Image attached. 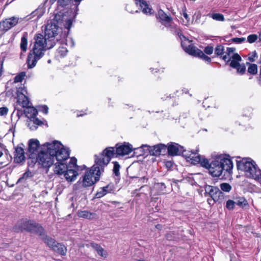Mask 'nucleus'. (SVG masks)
<instances>
[{
	"instance_id": "nucleus-29",
	"label": "nucleus",
	"mask_w": 261,
	"mask_h": 261,
	"mask_svg": "<svg viewBox=\"0 0 261 261\" xmlns=\"http://www.w3.org/2000/svg\"><path fill=\"white\" fill-rule=\"evenodd\" d=\"M236 204L240 207L247 209L249 207V204L247 201L244 197H239L236 200Z\"/></svg>"
},
{
	"instance_id": "nucleus-49",
	"label": "nucleus",
	"mask_w": 261,
	"mask_h": 261,
	"mask_svg": "<svg viewBox=\"0 0 261 261\" xmlns=\"http://www.w3.org/2000/svg\"><path fill=\"white\" fill-rule=\"evenodd\" d=\"M108 188L107 187H104L102 190V193L97 192L96 194V197L97 198H100L105 195L107 193L106 189Z\"/></svg>"
},
{
	"instance_id": "nucleus-44",
	"label": "nucleus",
	"mask_w": 261,
	"mask_h": 261,
	"mask_svg": "<svg viewBox=\"0 0 261 261\" xmlns=\"http://www.w3.org/2000/svg\"><path fill=\"white\" fill-rule=\"evenodd\" d=\"M213 47L211 46H207L204 48V51L207 55H211L213 52Z\"/></svg>"
},
{
	"instance_id": "nucleus-41",
	"label": "nucleus",
	"mask_w": 261,
	"mask_h": 261,
	"mask_svg": "<svg viewBox=\"0 0 261 261\" xmlns=\"http://www.w3.org/2000/svg\"><path fill=\"white\" fill-rule=\"evenodd\" d=\"M257 39V36L255 34L250 35L247 37V40L250 43L254 42Z\"/></svg>"
},
{
	"instance_id": "nucleus-56",
	"label": "nucleus",
	"mask_w": 261,
	"mask_h": 261,
	"mask_svg": "<svg viewBox=\"0 0 261 261\" xmlns=\"http://www.w3.org/2000/svg\"><path fill=\"white\" fill-rule=\"evenodd\" d=\"M15 131V125L12 124L11 127L9 128V132H11L13 135Z\"/></svg>"
},
{
	"instance_id": "nucleus-61",
	"label": "nucleus",
	"mask_w": 261,
	"mask_h": 261,
	"mask_svg": "<svg viewBox=\"0 0 261 261\" xmlns=\"http://www.w3.org/2000/svg\"><path fill=\"white\" fill-rule=\"evenodd\" d=\"M126 9L127 11H128L130 13H133V12L132 11L129 10V5H127L126 6Z\"/></svg>"
},
{
	"instance_id": "nucleus-35",
	"label": "nucleus",
	"mask_w": 261,
	"mask_h": 261,
	"mask_svg": "<svg viewBox=\"0 0 261 261\" xmlns=\"http://www.w3.org/2000/svg\"><path fill=\"white\" fill-rule=\"evenodd\" d=\"M25 72H21L19 74H17L14 79V83H19L21 82L22 80L24 79L25 76Z\"/></svg>"
},
{
	"instance_id": "nucleus-14",
	"label": "nucleus",
	"mask_w": 261,
	"mask_h": 261,
	"mask_svg": "<svg viewBox=\"0 0 261 261\" xmlns=\"http://www.w3.org/2000/svg\"><path fill=\"white\" fill-rule=\"evenodd\" d=\"M205 191L215 202L218 201L220 200L221 197L223 196V193L218 188L216 187L206 185L205 187Z\"/></svg>"
},
{
	"instance_id": "nucleus-27",
	"label": "nucleus",
	"mask_w": 261,
	"mask_h": 261,
	"mask_svg": "<svg viewBox=\"0 0 261 261\" xmlns=\"http://www.w3.org/2000/svg\"><path fill=\"white\" fill-rule=\"evenodd\" d=\"M20 47L21 51L26 52L28 49V34L25 33L21 38Z\"/></svg>"
},
{
	"instance_id": "nucleus-47",
	"label": "nucleus",
	"mask_w": 261,
	"mask_h": 261,
	"mask_svg": "<svg viewBox=\"0 0 261 261\" xmlns=\"http://www.w3.org/2000/svg\"><path fill=\"white\" fill-rule=\"evenodd\" d=\"M28 126L30 127V129L32 130H36L37 128V126L36 125L33 123L32 121V119L28 123Z\"/></svg>"
},
{
	"instance_id": "nucleus-15",
	"label": "nucleus",
	"mask_w": 261,
	"mask_h": 261,
	"mask_svg": "<svg viewBox=\"0 0 261 261\" xmlns=\"http://www.w3.org/2000/svg\"><path fill=\"white\" fill-rule=\"evenodd\" d=\"M142 147H147L151 155L158 156L165 152L167 147L164 144H160L153 146L142 145Z\"/></svg>"
},
{
	"instance_id": "nucleus-52",
	"label": "nucleus",
	"mask_w": 261,
	"mask_h": 261,
	"mask_svg": "<svg viewBox=\"0 0 261 261\" xmlns=\"http://www.w3.org/2000/svg\"><path fill=\"white\" fill-rule=\"evenodd\" d=\"M183 16L184 17V18L186 19L187 20V22L185 23V25H188L189 23V21H190V18L189 17V15H188V14L186 12V11H184L183 12Z\"/></svg>"
},
{
	"instance_id": "nucleus-30",
	"label": "nucleus",
	"mask_w": 261,
	"mask_h": 261,
	"mask_svg": "<svg viewBox=\"0 0 261 261\" xmlns=\"http://www.w3.org/2000/svg\"><path fill=\"white\" fill-rule=\"evenodd\" d=\"M208 16L217 21H223L225 19L223 15L220 13L209 14Z\"/></svg>"
},
{
	"instance_id": "nucleus-60",
	"label": "nucleus",
	"mask_w": 261,
	"mask_h": 261,
	"mask_svg": "<svg viewBox=\"0 0 261 261\" xmlns=\"http://www.w3.org/2000/svg\"><path fill=\"white\" fill-rule=\"evenodd\" d=\"M61 16L60 14L56 15L55 16V19L58 21L60 20L59 17Z\"/></svg>"
},
{
	"instance_id": "nucleus-21",
	"label": "nucleus",
	"mask_w": 261,
	"mask_h": 261,
	"mask_svg": "<svg viewBox=\"0 0 261 261\" xmlns=\"http://www.w3.org/2000/svg\"><path fill=\"white\" fill-rule=\"evenodd\" d=\"M137 5H139L145 14H151V9L149 7L147 2L144 0H135Z\"/></svg>"
},
{
	"instance_id": "nucleus-57",
	"label": "nucleus",
	"mask_w": 261,
	"mask_h": 261,
	"mask_svg": "<svg viewBox=\"0 0 261 261\" xmlns=\"http://www.w3.org/2000/svg\"><path fill=\"white\" fill-rule=\"evenodd\" d=\"M141 180L142 184H145L147 182L148 178L146 177L145 176H144L141 178Z\"/></svg>"
},
{
	"instance_id": "nucleus-16",
	"label": "nucleus",
	"mask_w": 261,
	"mask_h": 261,
	"mask_svg": "<svg viewBox=\"0 0 261 261\" xmlns=\"http://www.w3.org/2000/svg\"><path fill=\"white\" fill-rule=\"evenodd\" d=\"M14 159V161L17 163H20L24 161V151L22 147L18 146L15 148Z\"/></svg>"
},
{
	"instance_id": "nucleus-5",
	"label": "nucleus",
	"mask_w": 261,
	"mask_h": 261,
	"mask_svg": "<svg viewBox=\"0 0 261 261\" xmlns=\"http://www.w3.org/2000/svg\"><path fill=\"white\" fill-rule=\"evenodd\" d=\"M238 169L244 172L245 175L261 184V170L255 162L250 158H244L237 161Z\"/></svg>"
},
{
	"instance_id": "nucleus-50",
	"label": "nucleus",
	"mask_w": 261,
	"mask_h": 261,
	"mask_svg": "<svg viewBox=\"0 0 261 261\" xmlns=\"http://www.w3.org/2000/svg\"><path fill=\"white\" fill-rule=\"evenodd\" d=\"M231 56L232 55H230L226 52V54L222 56V59L226 62H229L230 59H231Z\"/></svg>"
},
{
	"instance_id": "nucleus-2",
	"label": "nucleus",
	"mask_w": 261,
	"mask_h": 261,
	"mask_svg": "<svg viewBox=\"0 0 261 261\" xmlns=\"http://www.w3.org/2000/svg\"><path fill=\"white\" fill-rule=\"evenodd\" d=\"M44 146L46 147V149L38 153L37 157L31 161L33 165L38 163L41 167L48 169L53 165L55 158L57 161L55 167L69 158V150L58 141L46 143Z\"/></svg>"
},
{
	"instance_id": "nucleus-32",
	"label": "nucleus",
	"mask_w": 261,
	"mask_h": 261,
	"mask_svg": "<svg viewBox=\"0 0 261 261\" xmlns=\"http://www.w3.org/2000/svg\"><path fill=\"white\" fill-rule=\"evenodd\" d=\"M249 66L248 68V72L253 75L257 73V66L255 64H249Z\"/></svg>"
},
{
	"instance_id": "nucleus-34",
	"label": "nucleus",
	"mask_w": 261,
	"mask_h": 261,
	"mask_svg": "<svg viewBox=\"0 0 261 261\" xmlns=\"http://www.w3.org/2000/svg\"><path fill=\"white\" fill-rule=\"evenodd\" d=\"M221 190L225 192H229L232 189L231 186L228 183L224 182L220 185Z\"/></svg>"
},
{
	"instance_id": "nucleus-64",
	"label": "nucleus",
	"mask_w": 261,
	"mask_h": 261,
	"mask_svg": "<svg viewBox=\"0 0 261 261\" xmlns=\"http://www.w3.org/2000/svg\"><path fill=\"white\" fill-rule=\"evenodd\" d=\"M259 40L261 41V31H260V32L259 33Z\"/></svg>"
},
{
	"instance_id": "nucleus-23",
	"label": "nucleus",
	"mask_w": 261,
	"mask_h": 261,
	"mask_svg": "<svg viewBox=\"0 0 261 261\" xmlns=\"http://www.w3.org/2000/svg\"><path fill=\"white\" fill-rule=\"evenodd\" d=\"M196 163H200V165L205 168H207V169H209L210 168V163H209L208 161L205 159V158H201L200 155H197L196 157H195V159H194V164H195Z\"/></svg>"
},
{
	"instance_id": "nucleus-6",
	"label": "nucleus",
	"mask_w": 261,
	"mask_h": 261,
	"mask_svg": "<svg viewBox=\"0 0 261 261\" xmlns=\"http://www.w3.org/2000/svg\"><path fill=\"white\" fill-rule=\"evenodd\" d=\"M13 229L17 232L27 231L38 235H42L43 232V228L39 224L28 219H22L18 221Z\"/></svg>"
},
{
	"instance_id": "nucleus-19",
	"label": "nucleus",
	"mask_w": 261,
	"mask_h": 261,
	"mask_svg": "<svg viewBox=\"0 0 261 261\" xmlns=\"http://www.w3.org/2000/svg\"><path fill=\"white\" fill-rule=\"evenodd\" d=\"M39 236L44 242L52 249H53L54 247H55L56 245L57 244V242L54 239L50 238L45 234L44 229L43 234Z\"/></svg>"
},
{
	"instance_id": "nucleus-59",
	"label": "nucleus",
	"mask_w": 261,
	"mask_h": 261,
	"mask_svg": "<svg viewBox=\"0 0 261 261\" xmlns=\"http://www.w3.org/2000/svg\"><path fill=\"white\" fill-rule=\"evenodd\" d=\"M82 0H74L75 2L76 3V7H77L78 6V5L80 4V2L82 1Z\"/></svg>"
},
{
	"instance_id": "nucleus-53",
	"label": "nucleus",
	"mask_w": 261,
	"mask_h": 261,
	"mask_svg": "<svg viewBox=\"0 0 261 261\" xmlns=\"http://www.w3.org/2000/svg\"><path fill=\"white\" fill-rule=\"evenodd\" d=\"M234 50H235L234 48L227 47V49H226V53L230 55H231V54H232V55L234 54L233 52L234 51Z\"/></svg>"
},
{
	"instance_id": "nucleus-17",
	"label": "nucleus",
	"mask_w": 261,
	"mask_h": 261,
	"mask_svg": "<svg viewBox=\"0 0 261 261\" xmlns=\"http://www.w3.org/2000/svg\"><path fill=\"white\" fill-rule=\"evenodd\" d=\"M159 15L162 23L168 28H171L172 27V19L171 17L167 15L162 10L159 12Z\"/></svg>"
},
{
	"instance_id": "nucleus-31",
	"label": "nucleus",
	"mask_w": 261,
	"mask_h": 261,
	"mask_svg": "<svg viewBox=\"0 0 261 261\" xmlns=\"http://www.w3.org/2000/svg\"><path fill=\"white\" fill-rule=\"evenodd\" d=\"M154 188L159 190V194L164 193L166 189V186L164 183H156L154 186Z\"/></svg>"
},
{
	"instance_id": "nucleus-38",
	"label": "nucleus",
	"mask_w": 261,
	"mask_h": 261,
	"mask_svg": "<svg viewBox=\"0 0 261 261\" xmlns=\"http://www.w3.org/2000/svg\"><path fill=\"white\" fill-rule=\"evenodd\" d=\"M76 162L77 160L74 158H72L70 159V162L68 164V165H67V167H69V168L72 169V168H74L75 169L77 168V165H76Z\"/></svg>"
},
{
	"instance_id": "nucleus-7",
	"label": "nucleus",
	"mask_w": 261,
	"mask_h": 261,
	"mask_svg": "<svg viewBox=\"0 0 261 261\" xmlns=\"http://www.w3.org/2000/svg\"><path fill=\"white\" fill-rule=\"evenodd\" d=\"M54 173L58 175H64L66 180L68 182H72L77 177L78 173L75 169H70L67 167L63 162L54 167Z\"/></svg>"
},
{
	"instance_id": "nucleus-51",
	"label": "nucleus",
	"mask_w": 261,
	"mask_h": 261,
	"mask_svg": "<svg viewBox=\"0 0 261 261\" xmlns=\"http://www.w3.org/2000/svg\"><path fill=\"white\" fill-rule=\"evenodd\" d=\"M120 165L118 162H115V176H118L119 175Z\"/></svg>"
},
{
	"instance_id": "nucleus-36",
	"label": "nucleus",
	"mask_w": 261,
	"mask_h": 261,
	"mask_svg": "<svg viewBox=\"0 0 261 261\" xmlns=\"http://www.w3.org/2000/svg\"><path fill=\"white\" fill-rule=\"evenodd\" d=\"M224 47L222 45H219L216 46L215 49V53L217 56H222L224 54Z\"/></svg>"
},
{
	"instance_id": "nucleus-13",
	"label": "nucleus",
	"mask_w": 261,
	"mask_h": 261,
	"mask_svg": "<svg viewBox=\"0 0 261 261\" xmlns=\"http://www.w3.org/2000/svg\"><path fill=\"white\" fill-rule=\"evenodd\" d=\"M116 156H124L129 154L133 151V147L128 143L117 144L115 145Z\"/></svg>"
},
{
	"instance_id": "nucleus-55",
	"label": "nucleus",
	"mask_w": 261,
	"mask_h": 261,
	"mask_svg": "<svg viewBox=\"0 0 261 261\" xmlns=\"http://www.w3.org/2000/svg\"><path fill=\"white\" fill-rule=\"evenodd\" d=\"M58 3L62 6L66 5V1L65 0H58Z\"/></svg>"
},
{
	"instance_id": "nucleus-18",
	"label": "nucleus",
	"mask_w": 261,
	"mask_h": 261,
	"mask_svg": "<svg viewBox=\"0 0 261 261\" xmlns=\"http://www.w3.org/2000/svg\"><path fill=\"white\" fill-rule=\"evenodd\" d=\"M183 147L177 143H171L169 145L167 148L169 154L171 155H176L182 151Z\"/></svg>"
},
{
	"instance_id": "nucleus-12",
	"label": "nucleus",
	"mask_w": 261,
	"mask_h": 261,
	"mask_svg": "<svg viewBox=\"0 0 261 261\" xmlns=\"http://www.w3.org/2000/svg\"><path fill=\"white\" fill-rule=\"evenodd\" d=\"M40 146L39 142L37 139H30L28 142V153L31 161L35 159Z\"/></svg>"
},
{
	"instance_id": "nucleus-46",
	"label": "nucleus",
	"mask_w": 261,
	"mask_h": 261,
	"mask_svg": "<svg viewBox=\"0 0 261 261\" xmlns=\"http://www.w3.org/2000/svg\"><path fill=\"white\" fill-rule=\"evenodd\" d=\"M8 112V109L7 107L0 108V116L6 115Z\"/></svg>"
},
{
	"instance_id": "nucleus-62",
	"label": "nucleus",
	"mask_w": 261,
	"mask_h": 261,
	"mask_svg": "<svg viewBox=\"0 0 261 261\" xmlns=\"http://www.w3.org/2000/svg\"><path fill=\"white\" fill-rule=\"evenodd\" d=\"M166 165L167 167H170L172 166V163L171 162H167Z\"/></svg>"
},
{
	"instance_id": "nucleus-22",
	"label": "nucleus",
	"mask_w": 261,
	"mask_h": 261,
	"mask_svg": "<svg viewBox=\"0 0 261 261\" xmlns=\"http://www.w3.org/2000/svg\"><path fill=\"white\" fill-rule=\"evenodd\" d=\"M79 217L88 219H94L97 218L96 214L94 213H91L87 211H80L77 213Z\"/></svg>"
},
{
	"instance_id": "nucleus-63",
	"label": "nucleus",
	"mask_w": 261,
	"mask_h": 261,
	"mask_svg": "<svg viewBox=\"0 0 261 261\" xmlns=\"http://www.w3.org/2000/svg\"><path fill=\"white\" fill-rule=\"evenodd\" d=\"M71 207H72V208H74L75 206H74V203H71Z\"/></svg>"
},
{
	"instance_id": "nucleus-10",
	"label": "nucleus",
	"mask_w": 261,
	"mask_h": 261,
	"mask_svg": "<svg viewBox=\"0 0 261 261\" xmlns=\"http://www.w3.org/2000/svg\"><path fill=\"white\" fill-rule=\"evenodd\" d=\"M17 101L22 107H28L30 105L29 98L27 96L28 92L25 87L23 86L19 87L17 91Z\"/></svg>"
},
{
	"instance_id": "nucleus-20",
	"label": "nucleus",
	"mask_w": 261,
	"mask_h": 261,
	"mask_svg": "<svg viewBox=\"0 0 261 261\" xmlns=\"http://www.w3.org/2000/svg\"><path fill=\"white\" fill-rule=\"evenodd\" d=\"M197 150H196V151H191L185 150L182 149V151L181 153H182V156H184L188 161H191L193 164L194 159H195V157L197 155Z\"/></svg>"
},
{
	"instance_id": "nucleus-8",
	"label": "nucleus",
	"mask_w": 261,
	"mask_h": 261,
	"mask_svg": "<svg viewBox=\"0 0 261 261\" xmlns=\"http://www.w3.org/2000/svg\"><path fill=\"white\" fill-rule=\"evenodd\" d=\"M181 46L184 50L189 55L200 58L207 63L211 62V58L206 56L202 51L194 46L189 40L182 41Z\"/></svg>"
},
{
	"instance_id": "nucleus-43",
	"label": "nucleus",
	"mask_w": 261,
	"mask_h": 261,
	"mask_svg": "<svg viewBox=\"0 0 261 261\" xmlns=\"http://www.w3.org/2000/svg\"><path fill=\"white\" fill-rule=\"evenodd\" d=\"M249 55V56L248 59L250 62H254L255 58L257 57V53H256V51H254L253 52L250 54Z\"/></svg>"
},
{
	"instance_id": "nucleus-3",
	"label": "nucleus",
	"mask_w": 261,
	"mask_h": 261,
	"mask_svg": "<svg viewBox=\"0 0 261 261\" xmlns=\"http://www.w3.org/2000/svg\"><path fill=\"white\" fill-rule=\"evenodd\" d=\"M35 42L27 57V63L28 68L34 67L37 62L43 57L44 52L53 47L54 42L47 40L44 35L38 34L34 37Z\"/></svg>"
},
{
	"instance_id": "nucleus-40",
	"label": "nucleus",
	"mask_w": 261,
	"mask_h": 261,
	"mask_svg": "<svg viewBox=\"0 0 261 261\" xmlns=\"http://www.w3.org/2000/svg\"><path fill=\"white\" fill-rule=\"evenodd\" d=\"M32 176L33 174L31 172L29 171H26L24 173H23L22 176L19 179V181H21L23 179L26 180L31 177Z\"/></svg>"
},
{
	"instance_id": "nucleus-26",
	"label": "nucleus",
	"mask_w": 261,
	"mask_h": 261,
	"mask_svg": "<svg viewBox=\"0 0 261 261\" xmlns=\"http://www.w3.org/2000/svg\"><path fill=\"white\" fill-rule=\"evenodd\" d=\"M231 59L230 66L234 68H237V67L240 65V61H241V57L238 54H233L231 56Z\"/></svg>"
},
{
	"instance_id": "nucleus-45",
	"label": "nucleus",
	"mask_w": 261,
	"mask_h": 261,
	"mask_svg": "<svg viewBox=\"0 0 261 261\" xmlns=\"http://www.w3.org/2000/svg\"><path fill=\"white\" fill-rule=\"evenodd\" d=\"M245 40V38H243V37H242V38H233L232 39V42L236 43H237V44H240V43H241L242 42H243V41H244Z\"/></svg>"
},
{
	"instance_id": "nucleus-58",
	"label": "nucleus",
	"mask_w": 261,
	"mask_h": 261,
	"mask_svg": "<svg viewBox=\"0 0 261 261\" xmlns=\"http://www.w3.org/2000/svg\"><path fill=\"white\" fill-rule=\"evenodd\" d=\"M3 72V63H0V77L2 76Z\"/></svg>"
},
{
	"instance_id": "nucleus-28",
	"label": "nucleus",
	"mask_w": 261,
	"mask_h": 261,
	"mask_svg": "<svg viewBox=\"0 0 261 261\" xmlns=\"http://www.w3.org/2000/svg\"><path fill=\"white\" fill-rule=\"evenodd\" d=\"M53 250L62 255H65L67 252L66 247L64 245L58 243H57Z\"/></svg>"
},
{
	"instance_id": "nucleus-4",
	"label": "nucleus",
	"mask_w": 261,
	"mask_h": 261,
	"mask_svg": "<svg viewBox=\"0 0 261 261\" xmlns=\"http://www.w3.org/2000/svg\"><path fill=\"white\" fill-rule=\"evenodd\" d=\"M233 168L232 162L227 154H219L216 156L210 163L208 171L214 177H219L223 171L230 173Z\"/></svg>"
},
{
	"instance_id": "nucleus-11",
	"label": "nucleus",
	"mask_w": 261,
	"mask_h": 261,
	"mask_svg": "<svg viewBox=\"0 0 261 261\" xmlns=\"http://www.w3.org/2000/svg\"><path fill=\"white\" fill-rule=\"evenodd\" d=\"M19 18L17 17H11L0 22V31L6 32L15 26L18 22Z\"/></svg>"
},
{
	"instance_id": "nucleus-24",
	"label": "nucleus",
	"mask_w": 261,
	"mask_h": 261,
	"mask_svg": "<svg viewBox=\"0 0 261 261\" xmlns=\"http://www.w3.org/2000/svg\"><path fill=\"white\" fill-rule=\"evenodd\" d=\"M90 245L97 252V253L103 257H106L107 256V252L106 251L104 250V249L98 244L91 243Z\"/></svg>"
},
{
	"instance_id": "nucleus-42",
	"label": "nucleus",
	"mask_w": 261,
	"mask_h": 261,
	"mask_svg": "<svg viewBox=\"0 0 261 261\" xmlns=\"http://www.w3.org/2000/svg\"><path fill=\"white\" fill-rule=\"evenodd\" d=\"M236 68L237 69V72L241 74L244 73L246 70V67L244 65L240 64Z\"/></svg>"
},
{
	"instance_id": "nucleus-37",
	"label": "nucleus",
	"mask_w": 261,
	"mask_h": 261,
	"mask_svg": "<svg viewBox=\"0 0 261 261\" xmlns=\"http://www.w3.org/2000/svg\"><path fill=\"white\" fill-rule=\"evenodd\" d=\"M236 202L232 200H228L226 203V207L229 210H232L234 208Z\"/></svg>"
},
{
	"instance_id": "nucleus-54",
	"label": "nucleus",
	"mask_w": 261,
	"mask_h": 261,
	"mask_svg": "<svg viewBox=\"0 0 261 261\" xmlns=\"http://www.w3.org/2000/svg\"><path fill=\"white\" fill-rule=\"evenodd\" d=\"M48 108L46 106H43L41 108V111L45 114L48 113Z\"/></svg>"
},
{
	"instance_id": "nucleus-39",
	"label": "nucleus",
	"mask_w": 261,
	"mask_h": 261,
	"mask_svg": "<svg viewBox=\"0 0 261 261\" xmlns=\"http://www.w3.org/2000/svg\"><path fill=\"white\" fill-rule=\"evenodd\" d=\"M63 19H65L64 27L69 31L72 26V20L70 18V19H65L64 18H63Z\"/></svg>"
},
{
	"instance_id": "nucleus-33",
	"label": "nucleus",
	"mask_w": 261,
	"mask_h": 261,
	"mask_svg": "<svg viewBox=\"0 0 261 261\" xmlns=\"http://www.w3.org/2000/svg\"><path fill=\"white\" fill-rule=\"evenodd\" d=\"M68 50L67 48L64 46H60L57 50V54L58 56H60L61 57H64L66 56Z\"/></svg>"
},
{
	"instance_id": "nucleus-9",
	"label": "nucleus",
	"mask_w": 261,
	"mask_h": 261,
	"mask_svg": "<svg viewBox=\"0 0 261 261\" xmlns=\"http://www.w3.org/2000/svg\"><path fill=\"white\" fill-rule=\"evenodd\" d=\"M58 29L59 27L55 22H50L46 26L44 37H45L47 40L54 41V45L58 40L55 39V36L57 35Z\"/></svg>"
},
{
	"instance_id": "nucleus-1",
	"label": "nucleus",
	"mask_w": 261,
	"mask_h": 261,
	"mask_svg": "<svg viewBox=\"0 0 261 261\" xmlns=\"http://www.w3.org/2000/svg\"><path fill=\"white\" fill-rule=\"evenodd\" d=\"M114 155L113 147L106 148L99 154L94 155V164L91 169L86 170L85 176L82 181H78L74 186L73 190L76 191L83 187L92 186L98 180L104 168L109 163Z\"/></svg>"
},
{
	"instance_id": "nucleus-25",
	"label": "nucleus",
	"mask_w": 261,
	"mask_h": 261,
	"mask_svg": "<svg viewBox=\"0 0 261 261\" xmlns=\"http://www.w3.org/2000/svg\"><path fill=\"white\" fill-rule=\"evenodd\" d=\"M25 108L27 109L24 111V113L28 118L32 119L37 115L38 111L35 108L30 107V105L28 107Z\"/></svg>"
},
{
	"instance_id": "nucleus-48",
	"label": "nucleus",
	"mask_w": 261,
	"mask_h": 261,
	"mask_svg": "<svg viewBox=\"0 0 261 261\" xmlns=\"http://www.w3.org/2000/svg\"><path fill=\"white\" fill-rule=\"evenodd\" d=\"M32 119H33V120H32L33 123L36 125V126L40 125L42 124V121L35 117L32 118Z\"/></svg>"
}]
</instances>
